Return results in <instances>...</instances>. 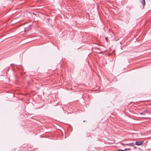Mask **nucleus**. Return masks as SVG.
Instances as JSON below:
<instances>
[{
    "instance_id": "2",
    "label": "nucleus",
    "mask_w": 151,
    "mask_h": 151,
    "mask_svg": "<svg viewBox=\"0 0 151 151\" xmlns=\"http://www.w3.org/2000/svg\"><path fill=\"white\" fill-rule=\"evenodd\" d=\"M122 145H124V144H122ZM125 145H126L128 146H130L131 147L133 146L134 145V144L133 143H127V144H125Z\"/></svg>"
},
{
    "instance_id": "6",
    "label": "nucleus",
    "mask_w": 151,
    "mask_h": 151,
    "mask_svg": "<svg viewBox=\"0 0 151 151\" xmlns=\"http://www.w3.org/2000/svg\"><path fill=\"white\" fill-rule=\"evenodd\" d=\"M128 149L129 150L130 149V148H128Z\"/></svg>"
},
{
    "instance_id": "4",
    "label": "nucleus",
    "mask_w": 151,
    "mask_h": 151,
    "mask_svg": "<svg viewBox=\"0 0 151 151\" xmlns=\"http://www.w3.org/2000/svg\"><path fill=\"white\" fill-rule=\"evenodd\" d=\"M143 6H144L145 5V0H140Z\"/></svg>"
},
{
    "instance_id": "3",
    "label": "nucleus",
    "mask_w": 151,
    "mask_h": 151,
    "mask_svg": "<svg viewBox=\"0 0 151 151\" xmlns=\"http://www.w3.org/2000/svg\"><path fill=\"white\" fill-rule=\"evenodd\" d=\"M147 113V111H144L140 113L139 114L141 115H145Z\"/></svg>"
},
{
    "instance_id": "1",
    "label": "nucleus",
    "mask_w": 151,
    "mask_h": 151,
    "mask_svg": "<svg viewBox=\"0 0 151 151\" xmlns=\"http://www.w3.org/2000/svg\"><path fill=\"white\" fill-rule=\"evenodd\" d=\"M143 142V141H137L135 142V144L137 145H141Z\"/></svg>"
},
{
    "instance_id": "7",
    "label": "nucleus",
    "mask_w": 151,
    "mask_h": 151,
    "mask_svg": "<svg viewBox=\"0 0 151 151\" xmlns=\"http://www.w3.org/2000/svg\"><path fill=\"white\" fill-rule=\"evenodd\" d=\"M127 149L126 148V149H125V150H126Z\"/></svg>"
},
{
    "instance_id": "5",
    "label": "nucleus",
    "mask_w": 151,
    "mask_h": 151,
    "mask_svg": "<svg viewBox=\"0 0 151 151\" xmlns=\"http://www.w3.org/2000/svg\"><path fill=\"white\" fill-rule=\"evenodd\" d=\"M124 150H117L116 151H124Z\"/></svg>"
}]
</instances>
